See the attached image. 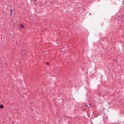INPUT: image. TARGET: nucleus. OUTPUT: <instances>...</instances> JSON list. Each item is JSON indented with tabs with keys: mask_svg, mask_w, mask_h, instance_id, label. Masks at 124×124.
Segmentation results:
<instances>
[{
	"mask_svg": "<svg viewBox=\"0 0 124 124\" xmlns=\"http://www.w3.org/2000/svg\"><path fill=\"white\" fill-rule=\"evenodd\" d=\"M84 106H86V107H88V108H91L92 107V106L91 105H84Z\"/></svg>",
	"mask_w": 124,
	"mask_h": 124,
	"instance_id": "obj_1",
	"label": "nucleus"
},
{
	"mask_svg": "<svg viewBox=\"0 0 124 124\" xmlns=\"http://www.w3.org/2000/svg\"><path fill=\"white\" fill-rule=\"evenodd\" d=\"M4 107V106H3V105H0V108L1 109H3Z\"/></svg>",
	"mask_w": 124,
	"mask_h": 124,
	"instance_id": "obj_2",
	"label": "nucleus"
},
{
	"mask_svg": "<svg viewBox=\"0 0 124 124\" xmlns=\"http://www.w3.org/2000/svg\"><path fill=\"white\" fill-rule=\"evenodd\" d=\"M10 11H11V12L12 11V9H11V10H10Z\"/></svg>",
	"mask_w": 124,
	"mask_h": 124,
	"instance_id": "obj_5",
	"label": "nucleus"
},
{
	"mask_svg": "<svg viewBox=\"0 0 124 124\" xmlns=\"http://www.w3.org/2000/svg\"><path fill=\"white\" fill-rule=\"evenodd\" d=\"M46 64H47V65H49V62H47V63H46Z\"/></svg>",
	"mask_w": 124,
	"mask_h": 124,
	"instance_id": "obj_4",
	"label": "nucleus"
},
{
	"mask_svg": "<svg viewBox=\"0 0 124 124\" xmlns=\"http://www.w3.org/2000/svg\"><path fill=\"white\" fill-rule=\"evenodd\" d=\"M34 1H36V0H34Z\"/></svg>",
	"mask_w": 124,
	"mask_h": 124,
	"instance_id": "obj_6",
	"label": "nucleus"
},
{
	"mask_svg": "<svg viewBox=\"0 0 124 124\" xmlns=\"http://www.w3.org/2000/svg\"><path fill=\"white\" fill-rule=\"evenodd\" d=\"M20 28H21L22 29L25 28V26H24V25L23 24H21L20 25Z\"/></svg>",
	"mask_w": 124,
	"mask_h": 124,
	"instance_id": "obj_3",
	"label": "nucleus"
}]
</instances>
